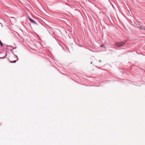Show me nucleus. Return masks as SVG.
I'll use <instances>...</instances> for the list:
<instances>
[{
  "label": "nucleus",
  "instance_id": "obj_1",
  "mask_svg": "<svg viewBox=\"0 0 145 145\" xmlns=\"http://www.w3.org/2000/svg\"><path fill=\"white\" fill-rule=\"evenodd\" d=\"M126 42V40H125L124 42L119 41L116 42L115 43V45L118 47L122 46Z\"/></svg>",
  "mask_w": 145,
  "mask_h": 145
},
{
  "label": "nucleus",
  "instance_id": "obj_2",
  "mask_svg": "<svg viewBox=\"0 0 145 145\" xmlns=\"http://www.w3.org/2000/svg\"><path fill=\"white\" fill-rule=\"evenodd\" d=\"M29 20L31 23L34 24H36L35 22L32 19L30 18L29 19Z\"/></svg>",
  "mask_w": 145,
  "mask_h": 145
},
{
  "label": "nucleus",
  "instance_id": "obj_3",
  "mask_svg": "<svg viewBox=\"0 0 145 145\" xmlns=\"http://www.w3.org/2000/svg\"><path fill=\"white\" fill-rule=\"evenodd\" d=\"M0 44H1V46H3L2 43V42H1V41L0 40Z\"/></svg>",
  "mask_w": 145,
  "mask_h": 145
},
{
  "label": "nucleus",
  "instance_id": "obj_4",
  "mask_svg": "<svg viewBox=\"0 0 145 145\" xmlns=\"http://www.w3.org/2000/svg\"><path fill=\"white\" fill-rule=\"evenodd\" d=\"M101 60H99V62H101Z\"/></svg>",
  "mask_w": 145,
  "mask_h": 145
},
{
  "label": "nucleus",
  "instance_id": "obj_5",
  "mask_svg": "<svg viewBox=\"0 0 145 145\" xmlns=\"http://www.w3.org/2000/svg\"><path fill=\"white\" fill-rule=\"evenodd\" d=\"M92 62L91 61V64H92Z\"/></svg>",
  "mask_w": 145,
  "mask_h": 145
},
{
  "label": "nucleus",
  "instance_id": "obj_6",
  "mask_svg": "<svg viewBox=\"0 0 145 145\" xmlns=\"http://www.w3.org/2000/svg\"><path fill=\"white\" fill-rule=\"evenodd\" d=\"M144 30H145V29H144Z\"/></svg>",
  "mask_w": 145,
  "mask_h": 145
}]
</instances>
